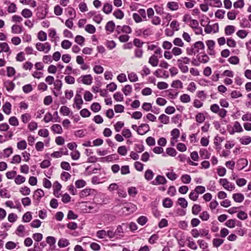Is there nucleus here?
I'll return each instance as SVG.
<instances>
[{
	"label": "nucleus",
	"mask_w": 251,
	"mask_h": 251,
	"mask_svg": "<svg viewBox=\"0 0 251 251\" xmlns=\"http://www.w3.org/2000/svg\"><path fill=\"white\" fill-rule=\"evenodd\" d=\"M191 60L187 57H182L177 59V66L180 71L183 73H186L188 72V67L184 64H188L190 62Z\"/></svg>",
	"instance_id": "1"
},
{
	"label": "nucleus",
	"mask_w": 251,
	"mask_h": 251,
	"mask_svg": "<svg viewBox=\"0 0 251 251\" xmlns=\"http://www.w3.org/2000/svg\"><path fill=\"white\" fill-rule=\"evenodd\" d=\"M36 48L38 51H44L45 53H47L50 50L51 46L48 42L44 44L38 42L36 44Z\"/></svg>",
	"instance_id": "2"
},
{
	"label": "nucleus",
	"mask_w": 251,
	"mask_h": 251,
	"mask_svg": "<svg viewBox=\"0 0 251 251\" xmlns=\"http://www.w3.org/2000/svg\"><path fill=\"white\" fill-rule=\"evenodd\" d=\"M93 77L91 75H81L77 81L78 83H82L84 84L89 85L92 83Z\"/></svg>",
	"instance_id": "3"
},
{
	"label": "nucleus",
	"mask_w": 251,
	"mask_h": 251,
	"mask_svg": "<svg viewBox=\"0 0 251 251\" xmlns=\"http://www.w3.org/2000/svg\"><path fill=\"white\" fill-rule=\"evenodd\" d=\"M220 184L222 185L225 189L228 191H231L235 189V185L231 182L228 181L226 178H221L219 180Z\"/></svg>",
	"instance_id": "4"
},
{
	"label": "nucleus",
	"mask_w": 251,
	"mask_h": 251,
	"mask_svg": "<svg viewBox=\"0 0 251 251\" xmlns=\"http://www.w3.org/2000/svg\"><path fill=\"white\" fill-rule=\"evenodd\" d=\"M167 180L164 176L158 175L155 179L151 181V183L154 185H158L165 184Z\"/></svg>",
	"instance_id": "5"
},
{
	"label": "nucleus",
	"mask_w": 251,
	"mask_h": 251,
	"mask_svg": "<svg viewBox=\"0 0 251 251\" xmlns=\"http://www.w3.org/2000/svg\"><path fill=\"white\" fill-rule=\"evenodd\" d=\"M150 130V127L148 124H141L137 130V132L140 135H143Z\"/></svg>",
	"instance_id": "6"
},
{
	"label": "nucleus",
	"mask_w": 251,
	"mask_h": 251,
	"mask_svg": "<svg viewBox=\"0 0 251 251\" xmlns=\"http://www.w3.org/2000/svg\"><path fill=\"white\" fill-rule=\"evenodd\" d=\"M74 102L76 105V108L78 110L80 109L81 108V105L83 102L81 96L80 94L76 93L74 99Z\"/></svg>",
	"instance_id": "7"
},
{
	"label": "nucleus",
	"mask_w": 251,
	"mask_h": 251,
	"mask_svg": "<svg viewBox=\"0 0 251 251\" xmlns=\"http://www.w3.org/2000/svg\"><path fill=\"white\" fill-rule=\"evenodd\" d=\"M192 46L196 53L201 50H204L205 48L204 44L202 41H197L193 44Z\"/></svg>",
	"instance_id": "8"
},
{
	"label": "nucleus",
	"mask_w": 251,
	"mask_h": 251,
	"mask_svg": "<svg viewBox=\"0 0 251 251\" xmlns=\"http://www.w3.org/2000/svg\"><path fill=\"white\" fill-rule=\"evenodd\" d=\"M248 160L245 158H240L237 162V167L238 170H241L248 165Z\"/></svg>",
	"instance_id": "9"
},
{
	"label": "nucleus",
	"mask_w": 251,
	"mask_h": 251,
	"mask_svg": "<svg viewBox=\"0 0 251 251\" xmlns=\"http://www.w3.org/2000/svg\"><path fill=\"white\" fill-rule=\"evenodd\" d=\"M44 196V191L40 189H38L34 191L33 196V199L36 200L38 201H39Z\"/></svg>",
	"instance_id": "10"
},
{
	"label": "nucleus",
	"mask_w": 251,
	"mask_h": 251,
	"mask_svg": "<svg viewBox=\"0 0 251 251\" xmlns=\"http://www.w3.org/2000/svg\"><path fill=\"white\" fill-rule=\"evenodd\" d=\"M3 85L6 90L9 92L13 91L15 87V83L9 80L5 81L3 83Z\"/></svg>",
	"instance_id": "11"
},
{
	"label": "nucleus",
	"mask_w": 251,
	"mask_h": 251,
	"mask_svg": "<svg viewBox=\"0 0 251 251\" xmlns=\"http://www.w3.org/2000/svg\"><path fill=\"white\" fill-rule=\"evenodd\" d=\"M159 60L157 58V56L153 54L151 55L149 60V63L153 67H156L158 64Z\"/></svg>",
	"instance_id": "12"
},
{
	"label": "nucleus",
	"mask_w": 251,
	"mask_h": 251,
	"mask_svg": "<svg viewBox=\"0 0 251 251\" xmlns=\"http://www.w3.org/2000/svg\"><path fill=\"white\" fill-rule=\"evenodd\" d=\"M23 27L17 25H14L11 27V31L13 34H20L23 32Z\"/></svg>",
	"instance_id": "13"
},
{
	"label": "nucleus",
	"mask_w": 251,
	"mask_h": 251,
	"mask_svg": "<svg viewBox=\"0 0 251 251\" xmlns=\"http://www.w3.org/2000/svg\"><path fill=\"white\" fill-rule=\"evenodd\" d=\"M232 198L236 202H241L244 200V196L241 193H235L232 196Z\"/></svg>",
	"instance_id": "14"
},
{
	"label": "nucleus",
	"mask_w": 251,
	"mask_h": 251,
	"mask_svg": "<svg viewBox=\"0 0 251 251\" xmlns=\"http://www.w3.org/2000/svg\"><path fill=\"white\" fill-rule=\"evenodd\" d=\"M197 58L201 63H206L209 60V57L206 54H204L201 55L198 54L197 55Z\"/></svg>",
	"instance_id": "15"
},
{
	"label": "nucleus",
	"mask_w": 251,
	"mask_h": 251,
	"mask_svg": "<svg viewBox=\"0 0 251 251\" xmlns=\"http://www.w3.org/2000/svg\"><path fill=\"white\" fill-rule=\"evenodd\" d=\"M61 187V185L58 181H56L54 182L53 186V194L57 198H59L60 197L59 195H56V193H59Z\"/></svg>",
	"instance_id": "16"
},
{
	"label": "nucleus",
	"mask_w": 251,
	"mask_h": 251,
	"mask_svg": "<svg viewBox=\"0 0 251 251\" xmlns=\"http://www.w3.org/2000/svg\"><path fill=\"white\" fill-rule=\"evenodd\" d=\"M3 111L6 114L9 115L11 111V104L9 102H6L2 106Z\"/></svg>",
	"instance_id": "17"
},
{
	"label": "nucleus",
	"mask_w": 251,
	"mask_h": 251,
	"mask_svg": "<svg viewBox=\"0 0 251 251\" xmlns=\"http://www.w3.org/2000/svg\"><path fill=\"white\" fill-rule=\"evenodd\" d=\"M115 27V23L112 21H109L105 25V30L110 32H113Z\"/></svg>",
	"instance_id": "18"
},
{
	"label": "nucleus",
	"mask_w": 251,
	"mask_h": 251,
	"mask_svg": "<svg viewBox=\"0 0 251 251\" xmlns=\"http://www.w3.org/2000/svg\"><path fill=\"white\" fill-rule=\"evenodd\" d=\"M240 143L242 145H247L251 142V137L245 136L239 139Z\"/></svg>",
	"instance_id": "19"
},
{
	"label": "nucleus",
	"mask_w": 251,
	"mask_h": 251,
	"mask_svg": "<svg viewBox=\"0 0 251 251\" xmlns=\"http://www.w3.org/2000/svg\"><path fill=\"white\" fill-rule=\"evenodd\" d=\"M102 10L106 14H110L112 10V4L108 2L104 3Z\"/></svg>",
	"instance_id": "20"
},
{
	"label": "nucleus",
	"mask_w": 251,
	"mask_h": 251,
	"mask_svg": "<svg viewBox=\"0 0 251 251\" xmlns=\"http://www.w3.org/2000/svg\"><path fill=\"white\" fill-rule=\"evenodd\" d=\"M163 206L165 208H171L173 204V202L170 198H167L163 200Z\"/></svg>",
	"instance_id": "21"
},
{
	"label": "nucleus",
	"mask_w": 251,
	"mask_h": 251,
	"mask_svg": "<svg viewBox=\"0 0 251 251\" xmlns=\"http://www.w3.org/2000/svg\"><path fill=\"white\" fill-rule=\"evenodd\" d=\"M51 129L54 132L57 134H61L62 132V128L61 126L58 124H54L51 127Z\"/></svg>",
	"instance_id": "22"
},
{
	"label": "nucleus",
	"mask_w": 251,
	"mask_h": 251,
	"mask_svg": "<svg viewBox=\"0 0 251 251\" xmlns=\"http://www.w3.org/2000/svg\"><path fill=\"white\" fill-rule=\"evenodd\" d=\"M200 155L202 159H209L210 157V153L206 149L200 150Z\"/></svg>",
	"instance_id": "23"
},
{
	"label": "nucleus",
	"mask_w": 251,
	"mask_h": 251,
	"mask_svg": "<svg viewBox=\"0 0 251 251\" xmlns=\"http://www.w3.org/2000/svg\"><path fill=\"white\" fill-rule=\"evenodd\" d=\"M70 244L69 241L65 238L60 239L58 242V246L60 248H65Z\"/></svg>",
	"instance_id": "24"
},
{
	"label": "nucleus",
	"mask_w": 251,
	"mask_h": 251,
	"mask_svg": "<svg viewBox=\"0 0 251 251\" xmlns=\"http://www.w3.org/2000/svg\"><path fill=\"white\" fill-rule=\"evenodd\" d=\"M235 31V27L233 25H227L225 29V32L226 35H230Z\"/></svg>",
	"instance_id": "25"
},
{
	"label": "nucleus",
	"mask_w": 251,
	"mask_h": 251,
	"mask_svg": "<svg viewBox=\"0 0 251 251\" xmlns=\"http://www.w3.org/2000/svg\"><path fill=\"white\" fill-rule=\"evenodd\" d=\"M240 25L242 28H249L251 27V24L249 22V20L246 18H243L241 20Z\"/></svg>",
	"instance_id": "26"
},
{
	"label": "nucleus",
	"mask_w": 251,
	"mask_h": 251,
	"mask_svg": "<svg viewBox=\"0 0 251 251\" xmlns=\"http://www.w3.org/2000/svg\"><path fill=\"white\" fill-rule=\"evenodd\" d=\"M10 51V48L8 44L6 42H3L0 43V53L1 52H9Z\"/></svg>",
	"instance_id": "27"
},
{
	"label": "nucleus",
	"mask_w": 251,
	"mask_h": 251,
	"mask_svg": "<svg viewBox=\"0 0 251 251\" xmlns=\"http://www.w3.org/2000/svg\"><path fill=\"white\" fill-rule=\"evenodd\" d=\"M117 155L116 154H111L108 155L104 157L100 158L101 161L104 162V161H107L109 162L113 160H116L118 159L117 157Z\"/></svg>",
	"instance_id": "28"
},
{
	"label": "nucleus",
	"mask_w": 251,
	"mask_h": 251,
	"mask_svg": "<svg viewBox=\"0 0 251 251\" xmlns=\"http://www.w3.org/2000/svg\"><path fill=\"white\" fill-rule=\"evenodd\" d=\"M21 14L24 18H28L32 16V12L30 9L25 8L22 10Z\"/></svg>",
	"instance_id": "29"
},
{
	"label": "nucleus",
	"mask_w": 251,
	"mask_h": 251,
	"mask_svg": "<svg viewBox=\"0 0 251 251\" xmlns=\"http://www.w3.org/2000/svg\"><path fill=\"white\" fill-rule=\"evenodd\" d=\"M172 136V140H175V142H177V139L179 136V130L177 128H174L171 132Z\"/></svg>",
	"instance_id": "30"
},
{
	"label": "nucleus",
	"mask_w": 251,
	"mask_h": 251,
	"mask_svg": "<svg viewBox=\"0 0 251 251\" xmlns=\"http://www.w3.org/2000/svg\"><path fill=\"white\" fill-rule=\"evenodd\" d=\"M154 176V173L150 169L147 170L146 171L145 173V178L146 180L149 181L151 180Z\"/></svg>",
	"instance_id": "31"
},
{
	"label": "nucleus",
	"mask_w": 251,
	"mask_h": 251,
	"mask_svg": "<svg viewBox=\"0 0 251 251\" xmlns=\"http://www.w3.org/2000/svg\"><path fill=\"white\" fill-rule=\"evenodd\" d=\"M167 6L171 10H176L179 7L177 2L175 1L168 2L167 3Z\"/></svg>",
	"instance_id": "32"
},
{
	"label": "nucleus",
	"mask_w": 251,
	"mask_h": 251,
	"mask_svg": "<svg viewBox=\"0 0 251 251\" xmlns=\"http://www.w3.org/2000/svg\"><path fill=\"white\" fill-rule=\"evenodd\" d=\"M201 210V207L200 205L195 204L192 207V213L195 215H197Z\"/></svg>",
	"instance_id": "33"
},
{
	"label": "nucleus",
	"mask_w": 251,
	"mask_h": 251,
	"mask_svg": "<svg viewBox=\"0 0 251 251\" xmlns=\"http://www.w3.org/2000/svg\"><path fill=\"white\" fill-rule=\"evenodd\" d=\"M187 240L189 242L188 247L193 250H196L198 248L197 245L194 241L192 240L190 237L188 238Z\"/></svg>",
	"instance_id": "34"
},
{
	"label": "nucleus",
	"mask_w": 251,
	"mask_h": 251,
	"mask_svg": "<svg viewBox=\"0 0 251 251\" xmlns=\"http://www.w3.org/2000/svg\"><path fill=\"white\" fill-rule=\"evenodd\" d=\"M85 30L86 32L90 34H93L96 32L95 27L91 24L87 25L85 26Z\"/></svg>",
	"instance_id": "35"
},
{
	"label": "nucleus",
	"mask_w": 251,
	"mask_h": 251,
	"mask_svg": "<svg viewBox=\"0 0 251 251\" xmlns=\"http://www.w3.org/2000/svg\"><path fill=\"white\" fill-rule=\"evenodd\" d=\"M25 181V177L21 175H18L15 178V182L16 184L20 185Z\"/></svg>",
	"instance_id": "36"
},
{
	"label": "nucleus",
	"mask_w": 251,
	"mask_h": 251,
	"mask_svg": "<svg viewBox=\"0 0 251 251\" xmlns=\"http://www.w3.org/2000/svg\"><path fill=\"white\" fill-rule=\"evenodd\" d=\"M177 202L181 207L185 208L188 206V202L185 199L183 198H179L177 200Z\"/></svg>",
	"instance_id": "37"
},
{
	"label": "nucleus",
	"mask_w": 251,
	"mask_h": 251,
	"mask_svg": "<svg viewBox=\"0 0 251 251\" xmlns=\"http://www.w3.org/2000/svg\"><path fill=\"white\" fill-rule=\"evenodd\" d=\"M32 219V215L30 212H26L23 216V221L24 222L28 223L30 222Z\"/></svg>",
	"instance_id": "38"
},
{
	"label": "nucleus",
	"mask_w": 251,
	"mask_h": 251,
	"mask_svg": "<svg viewBox=\"0 0 251 251\" xmlns=\"http://www.w3.org/2000/svg\"><path fill=\"white\" fill-rule=\"evenodd\" d=\"M62 154H64V155L68 154V150L66 148H65V152H62L61 151H54L52 153H51V156L53 157L59 158V157H60Z\"/></svg>",
	"instance_id": "39"
},
{
	"label": "nucleus",
	"mask_w": 251,
	"mask_h": 251,
	"mask_svg": "<svg viewBox=\"0 0 251 251\" xmlns=\"http://www.w3.org/2000/svg\"><path fill=\"white\" fill-rule=\"evenodd\" d=\"M197 243L199 245L200 247L203 250V251H207L208 248V244L203 240H198Z\"/></svg>",
	"instance_id": "40"
},
{
	"label": "nucleus",
	"mask_w": 251,
	"mask_h": 251,
	"mask_svg": "<svg viewBox=\"0 0 251 251\" xmlns=\"http://www.w3.org/2000/svg\"><path fill=\"white\" fill-rule=\"evenodd\" d=\"M101 109V106L98 102H94L91 106V109L94 112H99Z\"/></svg>",
	"instance_id": "41"
},
{
	"label": "nucleus",
	"mask_w": 251,
	"mask_h": 251,
	"mask_svg": "<svg viewBox=\"0 0 251 251\" xmlns=\"http://www.w3.org/2000/svg\"><path fill=\"white\" fill-rule=\"evenodd\" d=\"M60 112L64 116H68L70 113V110L67 106H62L60 108Z\"/></svg>",
	"instance_id": "42"
},
{
	"label": "nucleus",
	"mask_w": 251,
	"mask_h": 251,
	"mask_svg": "<svg viewBox=\"0 0 251 251\" xmlns=\"http://www.w3.org/2000/svg\"><path fill=\"white\" fill-rule=\"evenodd\" d=\"M127 150L125 146H122L118 148V153L123 156H125L126 154Z\"/></svg>",
	"instance_id": "43"
},
{
	"label": "nucleus",
	"mask_w": 251,
	"mask_h": 251,
	"mask_svg": "<svg viewBox=\"0 0 251 251\" xmlns=\"http://www.w3.org/2000/svg\"><path fill=\"white\" fill-rule=\"evenodd\" d=\"M200 236H206V238L208 239L211 238V236L209 234V230L206 229H200Z\"/></svg>",
	"instance_id": "44"
},
{
	"label": "nucleus",
	"mask_w": 251,
	"mask_h": 251,
	"mask_svg": "<svg viewBox=\"0 0 251 251\" xmlns=\"http://www.w3.org/2000/svg\"><path fill=\"white\" fill-rule=\"evenodd\" d=\"M27 144L25 140L20 141L17 143V148L19 150H24L26 148Z\"/></svg>",
	"instance_id": "45"
},
{
	"label": "nucleus",
	"mask_w": 251,
	"mask_h": 251,
	"mask_svg": "<svg viewBox=\"0 0 251 251\" xmlns=\"http://www.w3.org/2000/svg\"><path fill=\"white\" fill-rule=\"evenodd\" d=\"M123 92L126 96L129 95L132 92V86L130 85H126L122 89Z\"/></svg>",
	"instance_id": "46"
},
{
	"label": "nucleus",
	"mask_w": 251,
	"mask_h": 251,
	"mask_svg": "<svg viewBox=\"0 0 251 251\" xmlns=\"http://www.w3.org/2000/svg\"><path fill=\"white\" fill-rule=\"evenodd\" d=\"M205 119V117L203 113H199L196 115V121L199 123H203Z\"/></svg>",
	"instance_id": "47"
},
{
	"label": "nucleus",
	"mask_w": 251,
	"mask_h": 251,
	"mask_svg": "<svg viewBox=\"0 0 251 251\" xmlns=\"http://www.w3.org/2000/svg\"><path fill=\"white\" fill-rule=\"evenodd\" d=\"M113 15L118 19H122L124 18V13L120 9H117L113 13Z\"/></svg>",
	"instance_id": "48"
},
{
	"label": "nucleus",
	"mask_w": 251,
	"mask_h": 251,
	"mask_svg": "<svg viewBox=\"0 0 251 251\" xmlns=\"http://www.w3.org/2000/svg\"><path fill=\"white\" fill-rule=\"evenodd\" d=\"M159 120L164 124H167L169 123V117L164 114H161L159 117Z\"/></svg>",
	"instance_id": "49"
},
{
	"label": "nucleus",
	"mask_w": 251,
	"mask_h": 251,
	"mask_svg": "<svg viewBox=\"0 0 251 251\" xmlns=\"http://www.w3.org/2000/svg\"><path fill=\"white\" fill-rule=\"evenodd\" d=\"M38 38L41 41H45L47 39L46 33L43 31H40L38 33Z\"/></svg>",
	"instance_id": "50"
},
{
	"label": "nucleus",
	"mask_w": 251,
	"mask_h": 251,
	"mask_svg": "<svg viewBox=\"0 0 251 251\" xmlns=\"http://www.w3.org/2000/svg\"><path fill=\"white\" fill-rule=\"evenodd\" d=\"M72 43L67 40H64L61 42V47L63 49H68L72 46Z\"/></svg>",
	"instance_id": "51"
},
{
	"label": "nucleus",
	"mask_w": 251,
	"mask_h": 251,
	"mask_svg": "<svg viewBox=\"0 0 251 251\" xmlns=\"http://www.w3.org/2000/svg\"><path fill=\"white\" fill-rule=\"evenodd\" d=\"M128 77L129 80L131 82H136L138 80V77L137 75L134 72H131V73L129 74L128 75Z\"/></svg>",
	"instance_id": "52"
},
{
	"label": "nucleus",
	"mask_w": 251,
	"mask_h": 251,
	"mask_svg": "<svg viewBox=\"0 0 251 251\" xmlns=\"http://www.w3.org/2000/svg\"><path fill=\"white\" fill-rule=\"evenodd\" d=\"M9 123L13 126H18L19 125V121L18 119L15 117H11L9 119Z\"/></svg>",
	"instance_id": "53"
},
{
	"label": "nucleus",
	"mask_w": 251,
	"mask_h": 251,
	"mask_svg": "<svg viewBox=\"0 0 251 251\" xmlns=\"http://www.w3.org/2000/svg\"><path fill=\"white\" fill-rule=\"evenodd\" d=\"M171 86L176 88H182L183 87L182 83L179 80H176L173 81Z\"/></svg>",
	"instance_id": "54"
},
{
	"label": "nucleus",
	"mask_w": 251,
	"mask_h": 251,
	"mask_svg": "<svg viewBox=\"0 0 251 251\" xmlns=\"http://www.w3.org/2000/svg\"><path fill=\"white\" fill-rule=\"evenodd\" d=\"M235 219H229L226 222L225 225L229 228H234L235 226Z\"/></svg>",
	"instance_id": "55"
},
{
	"label": "nucleus",
	"mask_w": 251,
	"mask_h": 251,
	"mask_svg": "<svg viewBox=\"0 0 251 251\" xmlns=\"http://www.w3.org/2000/svg\"><path fill=\"white\" fill-rule=\"evenodd\" d=\"M224 240L221 239L214 238L213 240V245L214 247L218 248L224 243Z\"/></svg>",
	"instance_id": "56"
},
{
	"label": "nucleus",
	"mask_w": 251,
	"mask_h": 251,
	"mask_svg": "<svg viewBox=\"0 0 251 251\" xmlns=\"http://www.w3.org/2000/svg\"><path fill=\"white\" fill-rule=\"evenodd\" d=\"M194 191L199 195V194H201L204 193L205 191V188L203 186H197L196 187Z\"/></svg>",
	"instance_id": "57"
},
{
	"label": "nucleus",
	"mask_w": 251,
	"mask_h": 251,
	"mask_svg": "<svg viewBox=\"0 0 251 251\" xmlns=\"http://www.w3.org/2000/svg\"><path fill=\"white\" fill-rule=\"evenodd\" d=\"M85 38L81 35H77L75 39V42L80 46L84 45Z\"/></svg>",
	"instance_id": "58"
},
{
	"label": "nucleus",
	"mask_w": 251,
	"mask_h": 251,
	"mask_svg": "<svg viewBox=\"0 0 251 251\" xmlns=\"http://www.w3.org/2000/svg\"><path fill=\"white\" fill-rule=\"evenodd\" d=\"M91 189L90 188H85L82 190L80 193V197H86L88 196L91 193Z\"/></svg>",
	"instance_id": "59"
},
{
	"label": "nucleus",
	"mask_w": 251,
	"mask_h": 251,
	"mask_svg": "<svg viewBox=\"0 0 251 251\" xmlns=\"http://www.w3.org/2000/svg\"><path fill=\"white\" fill-rule=\"evenodd\" d=\"M166 153L168 155L174 157L176 155L177 152L174 148H168L166 149Z\"/></svg>",
	"instance_id": "60"
},
{
	"label": "nucleus",
	"mask_w": 251,
	"mask_h": 251,
	"mask_svg": "<svg viewBox=\"0 0 251 251\" xmlns=\"http://www.w3.org/2000/svg\"><path fill=\"white\" fill-rule=\"evenodd\" d=\"M113 98L117 101H122L124 100L123 94L121 92H116L113 95Z\"/></svg>",
	"instance_id": "61"
},
{
	"label": "nucleus",
	"mask_w": 251,
	"mask_h": 251,
	"mask_svg": "<svg viewBox=\"0 0 251 251\" xmlns=\"http://www.w3.org/2000/svg\"><path fill=\"white\" fill-rule=\"evenodd\" d=\"M147 221V218L144 216L139 217L137 220V223L141 226H144L145 225Z\"/></svg>",
	"instance_id": "62"
},
{
	"label": "nucleus",
	"mask_w": 251,
	"mask_h": 251,
	"mask_svg": "<svg viewBox=\"0 0 251 251\" xmlns=\"http://www.w3.org/2000/svg\"><path fill=\"white\" fill-rule=\"evenodd\" d=\"M181 179L183 183L188 184L190 182L191 178L188 175H183L181 176Z\"/></svg>",
	"instance_id": "63"
},
{
	"label": "nucleus",
	"mask_w": 251,
	"mask_h": 251,
	"mask_svg": "<svg viewBox=\"0 0 251 251\" xmlns=\"http://www.w3.org/2000/svg\"><path fill=\"white\" fill-rule=\"evenodd\" d=\"M229 62L233 65H236L239 62V59L236 56H232L228 58Z\"/></svg>",
	"instance_id": "64"
}]
</instances>
